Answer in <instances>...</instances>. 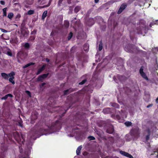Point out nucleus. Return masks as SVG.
<instances>
[{"label": "nucleus", "instance_id": "aec40b11", "mask_svg": "<svg viewBox=\"0 0 158 158\" xmlns=\"http://www.w3.org/2000/svg\"><path fill=\"white\" fill-rule=\"evenodd\" d=\"M64 24L66 27H68L69 26V23L67 21H65L64 22Z\"/></svg>", "mask_w": 158, "mask_h": 158}, {"label": "nucleus", "instance_id": "7ed1b4c3", "mask_svg": "<svg viewBox=\"0 0 158 158\" xmlns=\"http://www.w3.org/2000/svg\"><path fill=\"white\" fill-rule=\"evenodd\" d=\"M126 5V4L123 3L121 5L118 12V14L121 13L123 10L126 8L127 6Z\"/></svg>", "mask_w": 158, "mask_h": 158}, {"label": "nucleus", "instance_id": "9d476101", "mask_svg": "<svg viewBox=\"0 0 158 158\" xmlns=\"http://www.w3.org/2000/svg\"><path fill=\"white\" fill-rule=\"evenodd\" d=\"M47 13L48 12L47 11V10H45L42 16V19H45V18L46 17Z\"/></svg>", "mask_w": 158, "mask_h": 158}, {"label": "nucleus", "instance_id": "4468645a", "mask_svg": "<svg viewBox=\"0 0 158 158\" xmlns=\"http://www.w3.org/2000/svg\"><path fill=\"white\" fill-rule=\"evenodd\" d=\"M81 146H79L78 147V148L76 150V153H77V155H78L79 154V153H80V151L81 150Z\"/></svg>", "mask_w": 158, "mask_h": 158}, {"label": "nucleus", "instance_id": "bb28decb", "mask_svg": "<svg viewBox=\"0 0 158 158\" xmlns=\"http://www.w3.org/2000/svg\"><path fill=\"white\" fill-rule=\"evenodd\" d=\"M29 44L27 43H26L24 44V47L26 48H29Z\"/></svg>", "mask_w": 158, "mask_h": 158}, {"label": "nucleus", "instance_id": "09e8293b", "mask_svg": "<svg viewBox=\"0 0 158 158\" xmlns=\"http://www.w3.org/2000/svg\"><path fill=\"white\" fill-rule=\"evenodd\" d=\"M116 105V104H114V105H112L113 106H115Z\"/></svg>", "mask_w": 158, "mask_h": 158}, {"label": "nucleus", "instance_id": "4c0bfd02", "mask_svg": "<svg viewBox=\"0 0 158 158\" xmlns=\"http://www.w3.org/2000/svg\"><path fill=\"white\" fill-rule=\"evenodd\" d=\"M124 49H125V50L127 52H131V51H130L129 50L127 49L126 47H125Z\"/></svg>", "mask_w": 158, "mask_h": 158}, {"label": "nucleus", "instance_id": "603ef678", "mask_svg": "<svg viewBox=\"0 0 158 158\" xmlns=\"http://www.w3.org/2000/svg\"><path fill=\"white\" fill-rule=\"evenodd\" d=\"M34 32H35V33H36V31H34Z\"/></svg>", "mask_w": 158, "mask_h": 158}, {"label": "nucleus", "instance_id": "3c124183", "mask_svg": "<svg viewBox=\"0 0 158 158\" xmlns=\"http://www.w3.org/2000/svg\"><path fill=\"white\" fill-rule=\"evenodd\" d=\"M18 4V3H15V4Z\"/></svg>", "mask_w": 158, "mask_h": 158}, {"label": "nucleus", "instance_id": "49530a36", "mask_svg": "<svg viewBox=\"0 0 158 158\" xmlns=\"http://www.w3.org/2000/svg\"><path fill=\"white\" fill-rule=\"evenodd\" d=\"M17 17H20V15H17Z\"/></svg>", "mask_w": 158, "mask_h": 158}, {"label": "nucleus", "instance_id": "c85d7f7f", "mask_svg": "<svg viewBox=\"0 0 158 158\" xmlns=\"http://www.w3.org/2000/svg\"><path fill=\"white\" fill-rule=\"evenodd\" d=\"M72 33L71 32L69 34V35L68 37V40H70L72 36Z\"/></svg>", "mask_w": 158, "mask_h": 158}, {"label": "nucleus", "instance_id": "ddd939ff", "mask_svg": "<svg viewBox=\"0 0 158 158\" xmlns=\"http://www.w3.org/2000/svg\"><path fill=\"white\" fill-rule=\"evenodd\" d=\"M120 153L121 154L127 157V156L128 155V153L122 151H120Z\"/></svg>", "mask_w": 158, "mask_h": 158}, {"label": "nucleus", "instance_id": "9b49d317", "mask_svg": "<svg viewBox=\"0 0 158 158\" xmlns=\"http://www.w3.org/2000/svg\"><path fill=\"white\" fill-rule=\"evenodd\" d=\"M103 112L104 113L107 114L110 112V110L109 108L104 109H103Z\"/></svg>", "mask_w": 158, "mask_h": 158}, {"label": "nucleus", "instance_id": "473e14b6", "mask_svg": "<svg viewBox=\"0 0 158 158\" xmlns=\"http://www.w3.org/2000/svg\"><path fill=\"white\" fill-rule=\"evenodd\" d=\"M26 92L28 95H29L30 97H31V93L29 91L27 90L26 91Z\"/></svg>", "mask_w": 158, "mask_h": 158}, {"label": "nucleus", "instance_id": "2eb2a0df", "mask_svg": "<svg viewBox=\"0 0 158 158\" xmlns=\"http://www.w3.org/2000/svg\"><path fill=\"white\" fill-rule=\"evenodd\" d=\"M7 52H5V53L8 55V56H12V54L11 51L9 49H7Z\"/></svg>", "mask_w": 158, "mask_h": 158}, {"label": "nucleus", "instance_id": "c03bdc74", "mask_svg": "<svg viewBox=\"0 0 158 158\" xmlns=\"http://www.w3.org/2000/svg\"><path fill=\"white\" fill-rule=\"evenodd\" d=\"M35 39V37H32V39H31V40H33Z\"/></svg>", "mask_w": 158, "mask_h": 158}, {"label": "nucleus", "instance_id": "a18cd8bd", "mask_svg": "<svg viewBox=\"0 0 158 158\" xmlns=\"http://www.w3.org/2000/svg\"><path fill=\"white\" fill-rule=\"evenodd\" d=\"M156 102L157 103H158V98L156 99Z\"/></svg>", "mask_w": 158, "mask_h": 158}, {"label": "nucleus", "instance_id": "de8ad7c7", "mask_svg": "<svg viewBox=\"0 0 158 158\" xmlns=\"http://www.w3.org/2000/svg\"><path fill=\"white\" fill-rule=\"evenodd\" d=\"M107 133H111V132H109L108 131V130H107Z\"/></svg>", "mask_w": 158, "mask_h": 158}, {"label": "nucleus", "instance_id": "f704fd0d", "mask_svg": "<svg viewBox=\"0 0 158 158\" xmlns=\"http://www.w3.org/2000/svg\"><path fill=\"white\" fill-rule=\"evenodd\" d=\"M69 92V90H67L64 92V94L66 95L68 94Z\"/></svg>", "mask_w": 158, "mask_h": 158}, {"label": "nucleus", "instance_id": "58836bf2", "mask_svg": "<svg viewBox=\"0 0 158 158\" xmlns=\"http://www.w3.org/2000/svg\"><path fill=\"white\" fill-rule=\"evenodd\" d=\"M45 84V83H42L40 86V88H42V87Z\"/></svg>", "mask_w": 158, "mask_h": 158}, {"label": "nucleus", "instance_id": "f8f14e48", "mask_svg": "<svg viewBox=\"0 0 158 158\" xmlns=\"http://www.w3.org/2000/svg\"><path fill=\"white\" fill-rule=\"evenodd\" d=\"M153 131V130H152L151 129H150V130L148 129L147 130V132H148V133L149 134V133H150V132L151 131ZM149 135H147L146 136V140H148L149 139Z\"/></svg>", "mask_w": 158, "mask_h": 158}, {"label": "nucleus", "instance_id": "ea45409f", "mask_svg": "<svg viewBox=\"0 0 158 158\" xmlns=\"http://www.w3.org/2000/svg\"><path fill=\"white\" fill-rule=\"evenodd\" d=\"M19 126H20L21 127H22V124L21 122H19Z\"/></svg>", "mask_w": 158, "mask_h": 158}, {"label": "nucleus", "instance_id": "e433bc0d", "mask_svg": "<svg viewBox=\"0 0 158 158\" xmlns=\"http://www.w3.org/2000/svg\"><path fill=\"white\" fill-rule=\"evenodd\" d=\"M152 106H153V104H150L147 106L146 107L147 108H148L151 107H152Z\"/></svg>", "mask_w": 158, "mask_h": 158}, {"label": "nucleus", "instance_id": "20e7f679", "mask_svg": "<svg viewBox=\"0 0 158 158\" xmlns=\"http://www.w3.org/2000/svg\"><path fill=\"white\" fill-rule=\"evenodd\" d=\"M48 75V74H44L42 75V76H40L38 78V81H42V80L47 77Z\"/></svg>", "mask_w": 158, "mask_h": 158}, {"label": "nucleus", "instance_id": "0eeeda50", "mask_svg": "<svg viewBox=\"0 0 158 158\" xmlns=\"http://www.w3.org/2000/svg\"><path fill=\"white\" fill-rule=\"evenodd\" d=\"M2 76L5 79H8V75L5 73H1Z\"/></svg>", "mask_w": 158, "mask_h": 158}, {"label": "nucleus", "instance_id": "423d86ee", "mask_svg": "<svg viewBox=\"0 0 158 158\" xmlns=\"http://www.w3.org/2000/svg\"><path fill=\"white\" fill-rule=\"evenodd\" d=\"M8 97H13V96L12 94H8L6 95L4 97L2 98L1 99L2 100H6Z\"/></svg>", "mask_w": 158, "mask_h": 158}, {"label": "nucleus", "instance_id": "c756f323", "mask_svg": "<svg viewBox=\"0 0 158 158\" xmlns=\"http://www.w3.org/2000/svg\"><path fill=\"white\" fill-rule=\"evenodd\" d=\"M86 80L85 79L83 80L82 82L79 83V85H82L84 84L86 81Z\"/></svg>", "mask_w": 158, "mask_h": 158}, {"label": "nucleus", "instance_id": "37998d69", "mask_svg": "<svg viewBox=\"0 0 158 158\" xmlns=\"http://www.w3.org/2000/svg\"><path fill=\"white\" fill-rule=\"evenodd\" d=\"M46 61H47V62H49V59H46Z\"/></svg>", "mask_w": 158, "mask_h": 158}, {"label": "nucleus", "instance_id": "72a5a7b5", "mask_svg": "<svg viewBox=\"0 0 158 158\" xmlns=\"http://www.w3.org/2000/svg\"><path fill=\"white\" fill-rule=\"evenodd\" d=\"M127 157H128L129 158H134L133 157V156L131 155L130 154H129V153H128V155Z\"/></svg>", "mask_w": 158, "mask_h": 158}, {"label": "nucleus", "instance_id": "39448f33", "mask_svg": "<svg viewBox=\"0 0 158 158\" xmlns=\"http://www.w3.org/2000/svg\"><path fill=\"white\" fill-rule=\"evenodd\" d=\"M48 0H38V2L40 5H44L46 4Z\"/></svg>", "mask_w": 158, "mask_h": 158}, {"label": "nucleus", "instance_id": "a211bd4d", "mask_svg": "<svg viewBox=\"0 0 158 158\" xmlns=\"http://www.w3.org/2000/svg\"><path fill=\"white\" fill-rule=\"evenodd\" d=\"M34 64V63H30L28 64H27L25 65H24V66H23V68H26L31 65H33Z\"/></svg>", "mask_w": 158, "mask_h": 158}, {"label": "nucleus", "instance_id": "cd10ccee", "mask_svg": "<svg viewBox=\"0 0 158 158\" xmlns=\"http://www.w3.org/2000/svg\"><path fill=\"white\" fill-rule=\"evenodd\" d=\"M34 13V11L33 10H29L27 12V14L29 15L33 14Z\"/></svg>", "mask_w": 158, "mask_h": 158}, {"label": "nucleus", "instance_id": "dca6fc26", "mask_svg": "<svg viewBox=\"0 0 158 158\" xmlns=\"http://www.w3.org/2000/svg\"><path fill=\"white\" fill-rule=\"evenodd\" d=\"M84 49L86 51H87L89 49V45L88 44H85L84 46Z\"/></svg>", "mask_w": 158, "mask_h": 158}, {"label": "nucleus", "instance_id": "4be33fe9", "mask_svg": "<svg viewBox=\"0 0 158 158\" xmlns=\"http://www.w3.org/2000/svg\"><path fill=\"white\" fill-rule=\"evenodd\" d=\"M80 9V8L79 6L76 7L74 9V11L76 13H77Z\"/></svg>", "mask_w": 158, "mask_h": 158}, {"label": "nucleus", "instance_id": "8fccbe9b", "mask_svg": "<svg viewBox=\"0 0 158 158\" xmlns=\"http://www.w3.org/2000/svg\"><path fill=\"white\" fill-rule=\"evenodd\" d=\"M156 49L158 51V48H156Z\"/></svg>", "mask_w": 158, "mask_h": 158}, {"label": "nucleus", "instance_id": "5701e85b", "mask_svg": "<svg viewBox=\"0 0 158 158\" xmlns=\"http://www.w3.org/2000/svg\"><path fill=\"white\" fill-rule=\"evenodd\" d=\"M102 48V43L101 42L99 44V51H101Z\"/></svg>", "mask_w": 158, "mask_h": 158}, {"label": "nucleus", "instance_id": "f257e3e1", "mask_svg": "<svg viewBox=\"0 0 158 158\" xmlns=\"http://www.w3.org/2000/svg\"><path fill=\"white\" fill-rule=\"evenodd\" d=\"M143 67L140 68L139 70L140 73L143 78L148 80V78L145 73L143 72Z\"/></svg>", "mask_w": 158, "mask_h": 158}, {"label": "nucleus", "instance_id": "a19ab883", "mask_svg": "<svg viewBox=\"0 0 158 158\" xmlns=\"http://www.w3.org/2000/svg\"><path fill=\"white\" fill-rule=\"evenodd\" d=\"M19 0H13V2H19Z\"/></svg>", "mask_w": 158, "mask_h": 158}, {"label": "nucleus", "instance_id": "412c9836", "mask_svg": "<svg viewBox=\"0 0 158 158\" xmlns=\"http://www.w3.org/2000/svg\"><path fill=\"white\" fill-rule=\"evenodd\" d=\"M6 8H5L3 9V16H6Z\"/></svg>", "mask_w": 158, "mask_h": 158}, {"label": "nucleus", "instance_id": "f3484780", "mask_svg": "<svg viewBox=\"0 0 158 158\" xmlns=\"http://www.w3.org/2000/svg\"><path fill=\"white\" fill-rule=\"evenodd\" d=\"M26 2L28 5H31L33 3V0H26Z\"/></svg>", "mask_w": 158, "mask_h": 158}, {"label": "nucleus", "instance_id": "7c9ffc66", "mask_svg": "<svg viewBox=\"0 0 158 158\" xmlns=\"http://www.w3.org/2000/svg\"><path fill=\"white\" fill-rule=\"evenodd\" d=\"M0 30H1V31L2 32H4V33H6V32H7V31L6 30H5V29H2V28H0Z\"/></svg>", "mask_w": 158, "mask_h": 158}, {"label": "nucleus", "instance_id": "b1692460", "mask_svg": "<svg viewBox=\"0 0 158 158\" xmlns=\"http://www.w3.org/2000/svg\"><path fill=\"white\" fill-rule=\"evenodd\" d=\"M125 124L126 126H129L131 125V123L130 122L128 121V122H126L125 123Z\"/></svg>", "mask_w": 158, "mask_h": 158}, {"label": "nucleus", "instance_id": "1a4fd4ad", "mask_svg": "<svg viewBox=\"0 0 158 158\" xmlns=\"http://www.w3.org/2000/svg\"><path fill=\"white\" fill-rule=\"evenodd\" d=\"M8 75V77H10V78H14V76L15 75V73L14 72H12Z\"/></svg>", "mask_w": 158, "mask_h": 158}, {"label": "nucleus", "instance_id": "f03ea898", "mask_svg": "<svg viewBox=\"0 0 158 158\" xmlns=\"http://www.w3.org/2000/svg\"><path fill=\"white\" fill-rule=\"evenodd\" d=\"M23 53L22 51H20L18 53L17 55V58L18 62H20V59H23Z\"/></svg>", "mask_w": 158, "mask_h": 158}, {"label": "nucleus", "instance_id": "6e6552de", "mask_svg": "<svg viewBox=\"0 0 158 158\" xmlns=\"http://www.w3.org/2000/svg\"><path fill=\"white\" fill-rule=\"evenodd\" d=\"M45 67V65H44L41 68L39 69L38 71L37 74H39L44 69Z\"/></svg>", "mask_w": 158, "mask_h": 158}, {"label": "nucleus", "instance_id": "79ce46f5", "mask_svg": "<svg viewBox=\"0 0 158 158\" xmlns=\"http://www.w3.org/2000/svg\"><path fill=\"white\" fill-rule=\"evenodd\" d=\"M94 1L96 3H98L99 1V0H94Z\"/></svg>", "mask_w": 158, "mask_h": 158}, {"label": "nucleus", "instance_id": "6ab92c4d", "mask_svg": "<svg viewBox=\"0 0 158 158\" xmlns=\"http://www.w3.org/2000/svg\"><path fill=\"white\" fill-rule=\"evenodd\" d=\"M13 14L12 13L10 12L8 14V17L10 19H11L12 18V17H13Z\"/></svg>", "mask_w": 158, "mask_h": 158}, {"label": "nucleus", "instance_id": "2f4dec72", "mask_svg": "<svg viewBox=\"0 0 158 158\" xmlns=\"http://www.w3.org/2000/svg\"><path fill=\"white\" fill-rule=\"evenodd\" d=\"M90 140H94L95 139V138L93 137V136H89L88 137V138Z\"/></svg>", "mask_w": 158, "mask_h": 158}, {"label": "nucleus", "instance_id": "c9c22d12", "mask_svg": "<svg viewBox=\"0 0 158 158\" xmlns=\"http://www.w3.org/2000/svg\"><path fill=\"white\" fill-rule=\"evenodd\" d=\"M0 3L2 5H4L5 4V2L3 1H0Z\"/></svg>", "mask_w": 158, "mask_h": 158}, {"label": "nucleus", "instance_id": "393cba45", "mask_svg": "<svg viewBox=\"0 0 158 158\" xmlns=\"http://www.w3.org/2000/svg\"><path fill=\"white\" fill-rule=\"evenodd\" d=\"M51 2V1L50 0L49 1L48 4L47 5H44L41 8H44V7H48V6H49L50 5Z\"/></svg>", "mask_w": 158, "mask_h": 158}, {"label": "nucleus", "instance_id": "a878e982", "mask_svg": "<svg viewBox=\"0 0 158 158\" xmlns=\"http://www.w3.org/2000/svg\"><path fill=\"white\" fill-rule=\"evenodd\" d=\"M14 78H10L9 79V81L13 84H15V82L13 80V79Z\"/></svg>", "mask_w": 158, "mask_h": 158}, {"label": "nucleus", "instance_id": "864d4df0", "mask_svg": "<svg viewBox=\"0 0 158 158\" xmlns=\"http://www.w3.org/2000/svg\"><path fill=\"white\" fill-rule=\"evenodd\" d=\"M16 139H18V138H16Z\"/></svg>", "mask_w": 158, "mask_h": 158}]
</instances>
